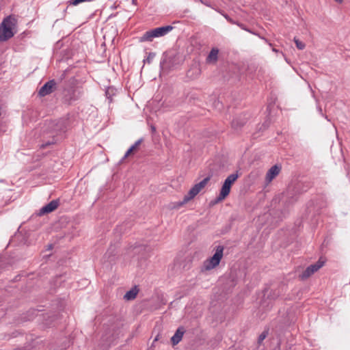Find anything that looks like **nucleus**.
Returning a JSON list of instances; mask_svg holds the SVG:
<instances>
[{
    "mask_svg": "<svg viewBox=\"0 0 350 350\" xmlns=\"http://www.w3.org/2000/svg\"><path fill=\"white\" fill-rule=\"evenodd\" d=\"M66 120L59 119L55 120L48 122V128L51 130L52 133H57L59 132H64L66 129Z\"/></svg>",
    "mask_w": 350,
    "mask_h": 350,
    "instance_id": "obj_9",
    "label": "nucleus"
},
{
    "mask_svg": "<svg viewBox=\"0 0 350 350\" xmlns=\"http://www.w3.org/2000/svg\"><path fill=\"white\" fill-rule=\"evenodd\" d=\"M280 170L281 167L277 165L272 166L267 172L265 178L266 181L267 183L271 182L272 180L279 174Z\"/></svg>",
    "mask_w": 350,
    "mask_h": 350,
    "instance_id": "obj_12",
    "label": "nucleus"
},
{
    "mask_svg": "<svg viewBox=\"0 0 350 350\" xmlns=\"http://www.w3.org/2000/svg\"><path fill=\"white\" fill-rule=\"evenodd\" d=\"M201 2H202V3H204V4H205L206 5L209 6V5H208V3H204L202 0H201Z\"/></svg>",
    "mask_w": 350,
    "mask_h": 350,
    "instance_id": "obj_27",
    "label": "nucleus"
},
{
    "mask_svg": "<svg viewBox=\"0 0 350 350\" xmlns=\"http://www.w3.org/2000/svg\"><path fill=\"white\" fill-rule=\"evenodd\" d=\"M294 42L296 44L297 48L299 50H303L306 46L305 44L303 42L300 41L297 38H294Z\"/></svg>",
    "mask_w": 350,
    "mask_h": 350,
    "instance_id": "obj_19",
    "label": "nucleus"
},
{
    "mask_svg": "<svg viewBox=\"0 0 350 350\" xmlns=\"http://www.w3.org/2000/svg\"><path fill=\"white\" fill-rule=\"evenodd\" d=\"M173 28L174 27L172 25H167L152 29L150 31H146L140 38V41L151 42L154 38L162 37L167 34L173 29Z\"/></svg>",
    "mask_w": 350,
    "mask_h": 350,
    "instance_id": "obj_2",
    "label": "nucleus"
},
{
    "mask_svg": "<svg viewBox=\"0 0 350 350\" xmlns=\"http://www.w3.org/2000/svg\"><path fill=\"white\" fill-rule=\"evenodd\" d=\"M184 334V329L183 327H179L176 331L175 334L171 338V341L174 345H177L182 339Z\"/></svg>",
    "mask_w": 350,
    "mask_h": 350,
    "instance_id": "obj_13",
    "label": "nucleus"
},
{
    "mask_svg": "<svg viewBox=\"0 0 350 350\" xmlns=\"http://www.w3.org/2000/svg\"><path fill=\"white\" fill-rule=\"evenodd\" d=\"M236 25H237L239 27H241L242 29L245 30V31H247L251 33H253L256 36H258L260 39L263 40L267 44H268L270 46H272V44L267 39L265 38V37L263 36H260L259 34L256 33H254L253 31H252L250 29H247L245 25L242 24V23H238L237 22Z\"/></svg>",
    "mask_w": 350,
    "mask_h": 350,
    "instance_id": "obj_15",
    "label": "nucleus"
},
{
    "mask_svg": "<svg viewBox=\"0 0 350 350\" xmlns=\"http://www.w3.org/2000/svg\"><path fill=\"white\" fill-rule=\"evenodd\" d=\"M59 202L58 200H53L51 201L49 204L42 206L39 211L40 215H43L44 214H47L55 211L59 206Z\"/></svg>",
    "mask_w": 350,
    "mask_h": 350,
    "instance_id": "obj_11",
    "label": "nucleus"
},
{
    "mask_svg": "<svg viewBox=\"0 0 350 350\" xmlns=\"http://www.w3.org/2000/svg\"><path fill=\"white\" fill-rule=\"evenodd\" d=\"M272 51H273V52H275V53H278V52H279V51H278V49H275V48H273V49H272Z\"/></svg>",
    "mask_w": 350,
    "mask_h": 350,
    "instance_id": "obj_26",
    "label": "nucleus"
},
{
    "mask_svg": "<svg viewBox=\"0 0 350 350\" xmlns=\"http://www.w3.org/2000/svg\"><path fill=\"white\" fill-rule=\"evenodd\" d=\"M209 180L210 177H206L200 183L196 184L184 196L183 201L178 202L177 206H174V207L178 208L194 198L200 192V191L205 187Z\"/></svg>",
    "mask_w": 350,
    "mask_h": 350,
    "instance_id": "obj_3",
    "label": "nucleus"
},
{
    "mask_svg": "<svg viewBox=\"0 0 350 350\" xmlns=\"http://www.w3.org/2000/svg\"><path fill=\"white\" fill-rule=\"evenodd\" d=\"M224 250V246H217L213 256L204 262L202 269L209 271L218 266L223 257Z\"/></svg>",
    "mask_w": 350,
    "mask_h": 350,
    "instance_id": "obj_4",
    "label": "nucleus"
},
{
    "mask_svg": "<svg viewBox=\"0 0 350 350\" xmlns=\"http://www.w3.org/2000/svg\"><path fill=\"white\" fill-rule=\"evenodd\" d=\"M116 340L113 328H107L101 337V345L103 349H107Z\"/></svg>",
    "mask_w": 350,
    "mask_h": 350,
    "instance_id": "obj_8",
    "label": "nucleus"
},
{
    "mask_svg": "<svg viewBox=\"0 0 350 350\" xmlns=\"http://www.w3.org/2000/svg\"><path fill=\"white\" fill-rule=\"evenodd\" d=\"M82 95V91L78 87L69 85L63 92L64 100L68 104L77 100Z\"/></svg>",
    "mask_w": 350,
    "mask_h": 350,
    "instance_id": "obj_5",
    "label": "nucleus"
},
{
    "mask_svg": "<svg viewBox=\"0 0 350 350\" xmlns=\"http://www.w3.org/2000/svg\"><path fill=\"white\" fill-rule=\"evenodd\" d=\"M239 174L237 173L230 174L224 180V183L221 188L220 193L217 198V201L224 200L228 196L230 191L232 185L238 178Z\"/></svg>",
    "mask_w": 350,
    "mask_h": 350,
    "instance_id": "obj_6",
    "label": "nucleus"
},
{
    "mask_svg": "<svg viewBox=\"0 0 350 350\" xmlns=\"http://www.w3.org/2000/svg\"><path fill=\"white\" fill-rule=\"evenodd\" d=\"M155 53H152V52H150L148 54V56L146 57V59H144V63H147V64H150L153 59L155 57Z\"/></svg>",
    "mask_w": 350,
    "mask_h": 350,
    "instance_id": "obj_20",
    "label": "nucleus"
},
{
    "mask_svg": "<svg viewBox=\"0 0 350 350\" xmlns=\"http://www.w3.org/2000/svg\"><path fill=\"white\" fill-rule=\"evenodd\" d=\"M222 15L224 16V18L228 21L230 22V23L232 24H236L237 22H235L234 21H233L228 14H222Z\"/></svg>",
    "mask_w": 350,
    "mask_h": 350,
    "instance_id": "obj_23",
    "label": "nucleus"
},
{
    "mask_svg": "<svg viewBox=\"0 0 350 350\" xmlns=\"http://www.w3.org/2000/svg\"><path fill=\"white\" fill-rule=\"evenodd\" d=\"M138 293V290L136 287L131 288L130 291H127L124 296V298L126 300H132L134 299Z\"/></svg>",
    "mask_w": 350,
    "mask_h": 350,
    "instance_id": "obj_16",
    "label": "nucleus"
},
{
    "mask_svg": "<svg viewBox=\"0 0 350 350\" xmlns=\"http://www.w3.org/2000/svg\"><path fill=\"white\" fill-rule=\"evenodd\" d=\"M16 21L15 18L9 16L4 18L0 27V41L5 42L12 38L14 35L12 27L15 26Z\"/></svg>",
    "mask_w": 350,
    "mask_h": 350,
    "instance_id": "obj_1",
    "label": "nucleus"
},
{
    "mask_svg": "<svg viewBox=\"0 0 350 350\" xmlns=\"http://www.w3.org/2000/svg\"><path fill=\"white\" fill-rule=\"evenodd\" d=\"M166 62V59H163L160 62V67L161 69H164V67H165V64Z\"/></svg>",
    "mask_w": 350,
    "mask_h": 350,
    "instance_id": "obj_24",
    "label": "nucleus"
},
{
    "mask_svg": "<svg viewBox=\"0 0 350 350\" xmlns=\"http://www.w3.org/2000/svg\"><path fill=\"white\" fill-rule=\"evenodd\" d=\"M325 264V261L322 258H319L314 264L308 266L303 272L299 275L301 280H306L312 275L319 271Z\"/></svg>",
    "mask_w": 350,
    "mask_h": 350,
    "instance_id": "obj_7",
    "label": "nucleus"
},
{
    "mask_svg": "<svg viewBox=\"0 0 350 350\" xmlns=\"http://www.w3.org/2000/svg\"><path fill=\"white\" fill-rule=\"evenodd\" d=\"M142 141H143L142 139H139L137 141H136L135 143L133 145H132L129 148V150L126 152V153L123 157V159L126 158L134 150H135L140 145V144L142 143Z\"/></svg>",
    "mask_w": 350,
    "mask_h": 350,
    "instance_id": "obj_17",
    "label": "nucleus"
},
{
    "mask_svg": "<svg viewBox=\"0 0 350 350\" xmlns=\"http://www.w3.org/2000/svg\"><path fill=\"white\" fill-rule=\"evenodd\" d=\"M267 334H268L267 331H264L260 334V336H258V344H260L265 339Z\"/></svg>",
    "mask_w": 350,
    "mask_h": 350,
    "instance_id": "obj_22",
    "label": "nucleus"
},
{
    "mask_svg": "<svg viewBox=\"0 0 350 350\" xmlns=\"http://www.w3.org/2000/svg\"><path fill=\"white\" fill-rule=\"evenodd\" d=\"M219 50L217 48H213L206 57V62L215 63L218 59Z\"/></svg>",
    "mask_w": 350,
    "mask_h": 350,
    "instance_id": "obj_14",
    "label": "nucleus"
},
{
    "mask_svg": "<svg viewBox=\"0 0 350 350\" xmlns=\"http://www.w3.org/2000/svg\"><path fill=\"white\" fill-rule=\"evenodd\" d=\"M115 90L112 88H108L105 92L106 96L108 99H109V101H112V96L115 94L114 93Z\"/></svg>",
    "mask_w": 350,
    "mask_h": 350,
    "instance_id": "obj_18",
    "label": "nucleus"
},
{
    "mask_svg": "<svg viewBox=\"0 0 350 350\" xmlns=\"http://www.w3.org/2000/svg\"><path fill=\"white\" fill-rule=\"evenodd\" d=\"M245 123V121L239 122L238 118H235L232 122V126L234 128H238L239 126H243Z\"/></svg>",
    "mask_w": 350,
    "mask_h": 350,
    "instance_id": "obj_21",
    "label": "nucleus"
},
{
    "mask_svg": "<svg viewBox=\"0 0 350 350\" xmlns=\"http://www.w3.org/2000/svg\"><path fill=\"white\" fill-rule=\"evenodd\" d=\"M56 88V82L54 79L47 81L39 90L38 94L40 96H45L52 93Z\"/></svg>",
    "mask_w": 350,
    "mask_h": 350,
    "instance_id": "obj_10",
    "label": "nucleus"
},
{
    "mask_svg": "<svg viewBox=\"0 0 350 350\" xmlns=\"http://www.w3.org/2000/svg\"><path fill=\"white\" fill-rule=\"evenodd\" d=\"M132 4L136 5H137V0H131Z\"/></svg>",
    "mask_w": 350,
    "mask_h": 350,
    "instance_id": "obj_25",
    "label": "nucleus"
}]
</instances>
